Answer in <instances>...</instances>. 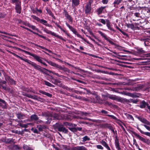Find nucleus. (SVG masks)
Masks as SVG:
<instances>
[{"instance_id":"obj_5","label":"nucleus","mask_w":150,"mask_h":150,"mask_svg":"<svg viewBox=\"0 0 150 150\" xmlns=\"http://www.w3.org/2000/svg\"><path fill=\"white\" fill-rule=\"evenodd\" d=\"M27 62L29 64L31 65L35 69L38 70L42 72H44L43 70H45L43 69L44 68H42L40 66L29 60H28Z\"/></svg>"},{"instance_id":"obj_59","label":"nucleus","mask_w":150,"mask_h":150,"mask_svg":"<svg viewBox=\"0 0 150 150\" xmlns=\"http://www.w3.org/2000/svg\"><path fill=\"white\" fill-rule=\"evenodd\" d=\"M11 140H12L11 139H8L6 140L5 142H6L10 143V142H11Z\"/></svg>"},{"instance_id":"obj_37","label":"nucleus","mask_w":150,"mask_h":150,"mask_svg":"<svg viewBox=\"0 0 150 150\" xmlns=\"http://www.w3.org/2000/svg\"><path fill=\"white\" fill-rule=\"evenodd\" d=\"M31 17L37 21L38 22H39V21L40 20V18L38 17H37L36 16L34 15H32L31 16Z\"/></svg>"},{"instance_id":"obj_1","label":"nucleus","mask_w":150,"mask_h":150,"mask_svg":"<svg viewBox=\"0 0 150 150\" xmlns=\"http://www.w3.org/2000/svg\"><path fill=\"white\" fill-rule=\"evenodd\" d=\"M54 118L56 120L65 119L68 120H71L73 117L71 115L66 114H55L53 115Z\"/></svg>"},{"instance_id":"obj_12","label":"nucleus","mask_w":150,"mask_h":150,"mask_svg":"<svg viewBox=\"0 0 150 150\" xmlns=\"http://www.w3.org/2000/svg\"><path fill=\"white\" fill-rule=\"evenodd\" d=\"M100 143L108 150H111L106 142L103 140L100 142Z\"/></svg>"},{"instance_id":"obj_11","label":"nucleus","mask_w":150,"mask_h":150,"mask_svg":"<svg viewBox=\"0 0 150 150\" xmlns=\"http://www.w3.org/2000/svg\"><path fill=\"white\" fill-rule=\"evenodd\" d=\"M72 6L73 8L79 5L80 3V0H71Z\"/></svg>"},{"instance_id":"obj_20","label":"nucleus","mask_w":150,"mask_h":150,"mask_svg":"<svg viewBox=\"0 0 150 150\" xmlns=\"http://www.w3.org/2000/svg\"><path fill=\"white\" fill-rule=\"evenodd\" d=\"M61 148L65 150H71V149L69 146H67L64 145H62L60 146Z\"/></svg>"},{"instance_id":"obj_58","label":"nucleus","mask_w":150,"mask_h":150,"mask_svg":"<svg viewBox=\"0 0 150 150\" xmlns=\"http://www.w3.org/2000/svg\"><path fill=\"white\" fill-rule=\"evenodd\" d=\"M117 28L124 35H125V33L122 31L118 27H117Z\"/></svg>"},{"instance_id":"obj_36","label":"nucleus","mask_w":150,"mask_h":150,"mask_svg":"<svg viewBox=\"0 0 150 150\" xmlns=\"http://www.w3.org/2000/svg\"><path fill=\"white\" fill-rule=\"evenodd\" d=\"M12 149L13 150L19 149H21L20 147L16 145H13L12 146Z\"/></svg>"},{"instance_id":"obj_13","label":"nucleus","mask_w":150,"mask_h":150,"mask_svg":"<svg viewBox=\"0 0 150 150\" xmlns=\"http://www.w3.org/2000/svg\"><path fill=\"white\" fill-rule=\"evenodd\" d=\"M106 26L107 27L108 29L110 30H112V31H114V29L111 27V26L110 25V22L109 20L108 19H106Z\"/></svg>"},{"instance_id":"obj_24","label":"nucleus","mask_w":150,"mask_h":150,"mask_svg":"<svg viewBox=\"0 0 150 150\" xmlns=\"http://www.w3.org/2000/svg\"><path fill=\"white\" fill-rule=\"evenodd\" d=\"M144 41V43L145 46H150V39L148 38H147L143 40Z\"/></svg>"},{"instance_id":"obj_44","label":"nucleus","mask_w":150,"mask_h":150,"mask_svg":"<svg viewBox=\"0 0 150 150\" xmlns=\"http://www.w3.org/2000/svg\"><path fill=\"white\" fill-rule=\"evenodd\" d=\"M31 130L34 133H38V130L35 129L34 128H32L31 129Z\"/></svg>"},{"instance_id":"obj_28","label":"nucleus","mask_w":150,"mask_h":150,"mask_svg":"<svg viewBox=\"0 0 150 150\" xmlns=\"http://www.w3.org/2000/svg\"><path fill=\"white\" fill-rule=\"evenodd\" d=\"M98 33L101 36H102L106 40L108 38L107 37L106 35L104 33H103L101 31H98Z\"/></svg>"},{"instance_id":"obj_6","label":"nucleus","mask_w":150,"mask_h":150,"mask_svg":"<svg viewBox=\"0 0 150 150\" xmlns=\"http://www.w3.org/2000/svg\"><path fill=\"white\" fill-rule=\"evenodd\" d=\"M139 119L142 122L145 124L143 125L148 130H150V127L148 125H149L150 124L149 122L146 120L144 118L139 117Z\"/></svg>"},{"instance_id":"obj_4","label":"nucleus","mask_w":150,"mask_h":150,"mask_svg":"<svg viewBox=\"0 0 150 150\" xmlns=\"http://www.w3.org/2000/svg\"><path fill=\"white\" fill-rule=\"evenodd\" d=\"M42 30L47 34H50L58 38H59L65 41V40H64V39L62 38V36H59L58 35H57L54 32H52L51 31L48 30L45 28L42 27Z\"/></svg>"},{"instance_id":"obj_47","label":"nucleus","mask_w":150,"mask_h":150,"mask_svg":"<svg viewBox=\"0 0 150 150\" xmlns=\"http://www.w3.org/2000/svg\"><path fill=\"white\" fill-rule=\"evenodd\" d=\"M64 125L66 126H71L72 125V124L71 123L68 122H64Z\"/></svg>"},{"instance_id":"obj_26","label":"nucleus","mask_w":150,"mask_h":150,"mask_svg":"<svg viewBox=\"0 0 150 150\" xmlns=\"http://www.w3.org/2000/svg\"><path fill=\"white\" fill-rule=\"evenodd\" d=\"M46 10L47 11V13L49 14L50 16L52 17L53 18H54V17L52 11L48 9V8H46Z\"/></svg>"},{"instance_id":"obj_22","label":"nucleus","mask_w":150,"mask_h":150,"mask_svg":"<svg viewBox=\"0 0 150 150\" xmlns=\"http://www.w3.org/2000/svg\"><path fill=\"white\" fill-rule=\"evenodd\" d=\"M65 16L69 20V21L71 22H72V19L71 18L70 16L68 14L67 12L65 13Z\"/></svg>"},{"instance_id":"obj_38","label":"nucleus","mask_w":150,"mask_h":150,"mask_svg":"<svg viewBox=\"0 0 150 150\" xmlns=\"http://www.w3.org/2000/svg\"><path fill=\"white\" fill-rule=\"evenodd\" d=\"M15 57L21 59V60H23L26 62H27V61L28 60V59H26L25 58H23L22 57L19 56L17 54H16V55Z\"/></svg>"},{"instance_id":"obj_17","label":"nucleus","mask_w":150,"mask_h":150,"mask_svg":"<svg viewBox=\"0 0 150 150\" xmlns=\"http://www.w3.org/2000/svg\"><path fill=\"white\" fill-rule=\"evenodd\" d=\"M17 117L19 119H24L25 118V115L20 113H18L16 114Z\"/></svg>"},{"instance_id":"obj_51","label":"nucleus","mask_w":150,"mask_h":150,"mask_svg":"<svg viewBox=\"0 0 150 150\" xmlns=\"http://www.w3.org/2000/svg\"><path fill=\"white\" fill-rule=\"evenodd\" d=\"M0 102H1L2 103H3V104L4 106H5L6 103H5V102L4 100L0 99ZM0 105H1L0 103Z\"/></svg>"},{"instance_id":"obj_2","label":"nucleus","mask_w":150,"mask_h":150,"mask_svg":"<svg viewBox=\"0 0 150 150\" xmlns=\"http://www.w3.org/2000/svg\"><path fill=\"white\" fill-rule=\"evenodd\" d=\"M22 51L24 52L25 54H28L33 57L38 62L40 63L41 64L46 66H47V65L45 62H43L42 59H43L41 57L37 56L35 54L31 53L25 50H22Z\"/></svg>"},{"instance_id":"obj_7","label":"nucleus","mask_w":150,"mask_h":150,"mask_svg":"<svg viewBox=\"0 0 150 150\" xmlns=\"http://www.w3.org/2000/svg\"><path fill=\"white\" fill-rule=\"evenodd\" d=\"M111 99L116 100L117 101L122 102L124 100L123 98L115 96H109Z\"/></svg>"},{"instance_id":"obj_10","label":"nucleus","mask_w":150,"mask_h":150,"mask_svg":"<svg viewBox=\"0 0 150 150\" xmlns=\"http://www.w3.org/2000/svg\"><path fill=\"white\" fill-rule=\"evenodd\" d=\"M135 136L139 140H141V141L146 143L147 144H148L149 143L148 140H147L146 139H145V138L142 137L141 136H140L139 134H135Z\"/></svg>"},{"instance_id":"obj_30","label":"nucleus","mask_w":150,"mask_h":150,"mask_svg":"<svg viewBox=\"0 0 150 150\" xmlns=\"http://www.w3.org/2000/svg\"><path fill=\"white\" fill-rule=\"evenodd\" d=\"M76 149V150H86V148L83 146H77Z\"/></svg>"},{"instance_id":"obj_49","label":"nucleus","mask_w":150,"mask_h":150,"mask_svg":"<svg viewBox=\"0 0 150 150\" xmlns=\"http://www.w3.org/2000/svg\"><path fill=\"white\" fill-rule=\"evenodd\" d=\"M44 69L46 71L49 72L50 73H52V74H54L55 75V74H56V73H54V72L51 71H50V70H49L45 68H44L43 69Z\"/></svg>"},{"instance_id":"obj_43","label":"nucleus","mask_w":150,"mask_h":150,"mask_svg":"<svg viewBox=\"0 0 150 150\" xmlns=\"http://www.w3.org/2000/svg\"><path fill=\"white\" fill-rule=\"evenodd\" d=\"M107 115L108 117H110L112 119L115 120H116V121L118 119L115 117L114 115Z\"/></svg>"},{"instance_id":"obj_9","label":"nucleus","mask_w":150,"mask_h":150,"mask_svg":"<svg viewBox=\"0 0 150 150\" xmlns=\"http://www.w3.org/2000/svg\"><path fill=\"white\" fill-rule=\"evenodd\" d=\"M15 9L17 13H20L21 11V2H18L16 3Z\"/></svg>"},{"instance_id":"obj_41","label":"nucleus","mask_w":150,"mask_h":150,"mask_svg":"<svg viewBox=\"0 0 150 150\" xmlns=\"http://www.w3.org/2000/svg\"><path fill=\"white\" fill-rule=\"evenodd\" d=\"M107 41H108L110 44L115 46H116V44L114 43L112 41L110 40L108 38L106 40Z\"/></svg>"},{"instance_id":"obj_23","label":"nucleus","mask_w":150,"mask_h":150,"mask_svg":"<svg viewBox=\"0 0 150 150\" xmlns=\"http://www.w3.org/2000/svg\"><path fill=\"white\" fill-rule=\"evenodd\" d=\"M38 119V117L37 115L35 114L33 115L30 117L31 121L34 120L36 121Z\"/></svg>"},{"instance_id":"obj_62","label":"nucleus","mask_w":150,"mask_h":150,"mask_svg":"<svg viewBox=\"0 0 150 150\" xmlns=\"http://www.w3.org/2000/svg\"><path fill=\"white\" fill-rule=\"evenodd\" d=\"M95 97L96 98V100L94 102H98V99L99 98L98 97V96L97 95H95Z\"/></svg>"},{"instance_id":"obj_16","label":"nucleus","mask_w":150,"mask_h":150,"mask_svg":"<svg viewBox=\"0 0 150 150\" xmlns=\"http://www.w3.org/2000/svg\"><path fill=\"white\" fill-rule=\"evenodd\" d=\"M105 6H101L98 8L96 10L97 14L98 15H99L101 14L102 13L103 10L105 9Z\"/></svg>"},{"instance_id":"obj_15","label":"nucleus","mask_w":150,"mask_h":150,"mask_svg":"<svg viewBox=\"0 0 150 150\" xmlns=\"http://www.w3.org/2000/svg\"><path fill=\"white\" fill-rule=\"evenodd\" d=\"M115 145L116 148L118 150H120L121 149V148L120 146L119 143L118 139L116 138L115 140Z\"/></svg>"},{"instance_id":"obj_18","label":"nucleus","mask_w":150,"mask_h":150,"mask_svg":"<svg viewBox=\"0 0 150 150\" xmlns=\"http://www.w3.org/2000/svg\"><path fill=\"white\" fill-rule=\"evenodd\" d=\"M37 127L40 132L42 131L43 129L46 128V126L45 125H37Z\"/></svg>"},{"instance_id":"obj_61","label":"nucleus","mask_w":150,"mask_h":150,"mask_svg":"<svg viewBox=\"0 0 150 150\" xmlns=\"http://www.w3.org/2000/svg\"><path fill=\"white\" fill-rule=\"evenodd\" d=\"M36 10L38 12H39L40 13H41L42 12V11L41 9H38L37 8H36Z\"/></svg>"},{"instance_id":"obj_19","label":"nucleus","mask_w":150,"mask_h":150,"mask_svg":"<svg viewBox=\"0 0 150 150\" xmlns=\"http://www.w3.org/2000/svg\"><path fill=\"white\" fill-rule=\"evenodd\" d=\"M117 123L121 127V128L123 130H125V128L122 125H124L125 126V125L124 123L122 122L120 120L118 119L116 121Z\"/></svg>"},{"instance_id":"obj_48","label":"nucleus","mask_w":150,"mask_h":150,"mask_svg":"<svg viewBox=\"0 0 150 150\" xmlns=\"http://www.w3.org/2000/svg\"><path fill=\"white\" fill-rule=\"evenodd\" d=\"M102 23L104 24H105L106 23V20L103 19H100L99 20Z\"/></svg>"},{"instance_id":"obj_39","label":"nucleus","mask_w":150,"mask_h":150,"mask_svg":"<svg viewBox=\"0 0 150 150\" xmlns=\"http://www.w3.org/2000/svg\"><path fill=\"white\" fill-rule=\"evenodd\" d=\"M82 141L84 142L86 141L89 140L90 139V138L88 137L87 136H85L83 137V138Z\"/></svg>"},{"instance_id":"obj_64","label":"nucleus","mask_w":150,"mask_h":150,"mask_svg":"<svg viewBox=\"0 0 150 150\" xmlns=\"http://www.w3.org/2000/svg\"><path fill=\"white\" fill-rule=\"evenodd\" d=\"M66 24L67 27H69V28L70 29H71L72 28V27L69 24L66 23Z\"/></svg>"},{"instance_id":"obj_55","label":"nucleus","mask_w":150,"mask_h":150,"mask_svg":"<svg viewBox=\"0 0 150 150\" xmlns=\"http://www.w3.org/2000/svg\"><path fill=\"white\" fill-rule=\"evenodd\" d=\"M69 129L71 131L73 132H75L77 130L76 128H69Z\"/></svg>"},{"instance_id":"obj_3","label":"nucleus","mask_w":150,"mask_h":150,"mask_svg":"<svg viewBox=\"0 0 150 150\" xmlns=\"http://www.w3.org/2000/svg\"><path fill=\"white\" fill-rule=\"evenodd\" d=\"M44 60L48 63L51 66L55 67L57 68H58L61 70L63 71H67L68 69L67 68L64 67H62L61 65H59L56 63L53 62L48 61L47 59H45Z\"/></svg>"},{"instance_id":"obj_25","label":"nucleus","mask_w":150,"mask_h":150,"mask_svg":"<svg viewBox=\"0 0 150 150\" xmlns=\"http://www.w3.org/2000/svg\"><path fill=\"white\" fill-rule=\"evenodd\" d=\"M58 130L59 131H62L65 133H67V130L63 127H60L58 128Z\"/></svg>"},{"instance_id":"obj_29","label":"nucleus","mask_w":150,"mask_h":150,"mask_svg":"<svg viewBox=\"0 0 150 150\" xmlns=\"http://www.w3.org/2000/svg\"><path fill=\"white\" fill-rule=\"evenodd\" d=\"M98 33L101 36H102L106 40L108 38L107 37L106 35L104 33H103L101 31H98Z\"/></svg>"},{"instance_id":"obj_50","label":"nucleus","mask_w":150,"mask_h":150,"mask_svg":"<svg viewBox=\"0 0 150 150\" xmlns=\"http://www.w3.org/2000/svg\"><path fill=\"white\" fill-rule=\"evenodd\" d=\"M58 80L57 79L54 80L53 79L52 80L51 82H52L54 84H56L57 83V81Z\"/></svg>"},{"instance_id":"obj_35","label":"nucleus","mask_w":150,"mask_h":150,"mask_svg":"<svg viewBox=\"0 0 150 150\" xmlns=\"http://www.w3.org/2000/svg\"><path fill=\"white\" fill-rule=\"evenodd\" d=\"M44 84L48 86L51 87H54V85H52V84H51L50 83H49L48 82L45 81H44Z\"/></svg>"},{"instance_id":"obj_52","label":"nucleus","mask_w":150,"mask_h":150,"mask_svg":"<svg viewBox=\"0 0 150 150\" xmlns=\"http://www.w3.org/2000/svg\"><path fill=\"white\" fill-rule=\"evenodd\" d=\"M108 0H102V2L103 4H107L108 2Z\"/></svg>"},{"instance_id":"obj_34","label":"nucleus","mask_w":150,"mask_h":150,"mask_svg":"<svg viewBox=\"0 0 150 150\" xmlns=\"http://www.w3.org/2000/svg\"><path fill=\"white\" fill-rule=\"evenodd\" d=\"M126 116L128 119L132 121H133L134 120V118L131 115L129 114H127L126 115Z\"/></svg>"},{"instance_id":"obj_31","label":"nucleus","mask_w":150,"mask_h":150,"mask_svg":"<svg viewBox=\"0 0 150 150\" xmlns=\"http://www.w3.org/2000/svg\"><path fill=\"white\" fill-rule=\"evenodd\" d=\"M30 28H31L33 30H36V31H37V32H38L40 33H42V32L40 31L38 29V28H37L35 27V26L34 25H31V26L30 27Z\"/></svg>"},{"instance_id":"obj_27","label":"nucleus","mask_w":150,"mask_h":150,"mask_svg":"<svg viewBox=\"0 0 150 150\" xmlns=\"http://www.w3.org/2000/svg\"><path fill=\"white\" fill-rule=\"evenodd\" d=\"M137 129L140 131V132L142 134H144L146 135L150 136V133L148 132H144L142 131L139 127L137 128Z\"/></svg>"},{"instance_id":"obj_45","label":"nucleus","mask_w":150,"mask_h":150,"mask_svg":"<svg viewBox=\"0 0 150 150\" xmlns=\"http://www.w3.org/2000/svg\"><path fill=\"white\" fill-rule=\"evenodd\" d=\"M96 147L98 149L103 150V147L100 145H98L96 146Z\"/></svg>"},{"instance_id":"obj_32","label":"nucleus","mask_w":150,"mask_h":150,"mask_svg":"<svg viewBox=\"0 0 150 150\" xmlns=\"http://www.w3.org/2000/svg\"><path fill=\"white\" fill-rule=\"evenodd\" d=\"M126 26L128 28H130L132 29H133L134 28V25L132 24H126Z\"/></svg>"},{"instance_id":"obj_33","label":"nucleus","mask_w":150,"mask_h":150,"mask_svg":"<svg viewBox=\"0 0 150 150\" xmlns=\"http://www.w3.org/2000/svg\"><path fill=\"white\" fill-rule=\"evenodd\" d=\"M23 148L25 150H33V149L30 147L28 145H24L23 146Z\"/></svg>"},{"instance_id":"obj_60","label":"nucleus","mask_w":150,"mask_h":150,"mask_svg":"<svg viewBox=\"0 0 150 150\" xmlns=\"http://www.w3.org/2000/svg\"><path fill=\"white\" fill-rule=\"evenodd\" d=\"M101 112L102 113L104 114H107L108 113V112L107 111H105L104 110H102L101 111Z\"/></svg>"},{"instance_id":"obj_21","label":"nucleus","mask_w":150,"mask_h":150,"mask_svg":"<svg viewBox=\"0 0 150 150\" xmlns=\"http://www.w3.org/2000/svg\"><path fill=\"white\" fill-rule=\"evenodd\" d=\"M147 106L148 107V108L150 110V107L148 106L147 105V103L144 101H143L140 105V108H144L146 107Z\"/></svg>"},{"instance_id":"obj_63","label":"nucleus","mask_w":150,"mask_h":150,"mask_svg":"<svg viewBox=\"0 0 150 150\" xmlns=\"http://www.w3.org/2000/svg\"><path fill=\"white\" fill-rule=\"evenodd\" d=\"M55 25L58 27H59L61 30H62V28L57 23H55Z\"/></svg>"},{"instance_id":"obj_8","label":"nucleus","mask_w":150,"mask_h":150,"mask_svg":"<svg viewBox=\"0 0 150 150\" xmlns=\"http://www.w3.org/2000/svg\"><path fill=\"white\" fill-rule=\"evenodd\" d=\"M91 1H89L87 4L85 6V12L86 13H89L91 10Z\"/></svg>"},{"instance_id":"obj_14","label":"nucleus","mask_w":150,"mask_h":150,"mask_svg":"<svg viewBox=\"0 0 150 150\" xmlns=\"http://www.w3.org/2000/svg\"><path fill=\"white\" fill-rule=\"evenodd\" d=\"M39 22H40V23L43 24L46 26L50 27H52L51 25L48 23H47V21L45 20L42 19H40V20L39 21Z\"/></svg>"},{"instance_id":"obj_53","label":"nucleus","mask_w":150,"mask_h":150,"mask_svg":"<svg viewBox=\"0 0 150 150\" xmlns=\"http://www.w3.org/2000/svg\"><path fill=\"white\" fill-rule=\"evenodd\" d=\"M13 3H18V2H21L19 0H11Z\"/></svg>"},{"instance_id":"obj_40","label":"nucleus","mask_w":150,"mask_h":150,"mask_svg":"<svg viewBox=\"0 0 150 150\" xmlns=\"http://www.w3.org/2000/svg\"><path fill=\"white\" fill-rule=\"evenodd\" d=\"M32 33H34L35 34L37 35H38V36H39V37L41 38H42L45 39H46V37H45L43 35H40L39 34H38V33H36L34 32L33 31V32H32Z\"/></svg>"},{"instance_id":"obj_56","label":"nucleus","mask_w":150,"mask_h":150,"mask_svg":"<svg viewBox=\"0 0 150 150\" xmlns=\"http://www.w3.org/2000/svg\"><path fill=\"white\" fill-rule=\"evenodd\" d=\"M134 15L136 17H139L140 16V13H135Z\"/></svg>"},{"instance_id":"obj_46","label":"nucleus","mask_w":150,"mask_h":150,"mask_svg":"<svg viewBox=\"0 0 150 150\" xmlns=\"http://www.w3.org/2000/svg\"><path fill=\"white\" fill-rule=\"evenodd\" d=\"M44 95H45L46 96H47L49 97H51L52 96V95L50 94V93H48L47 92H45L44 94Z\"/></svg>"},{"instance_id":"obj_57","label":"nucleus","mask_w":150,"mask_h":150,"mask_svg":"<svg viewBox=\"0 0 150 150\" xmlns=\"http://www.w3.org/2000/svg\"><path fill=\"white\" fill-rule=\"evenodd\" d=\"M10 82L12 84H15V82L12 79H10L9 80Z\"/></svg>"},{"instance_id":"obj_42","label":"nucleus","mask_w":150,"mask_h":150,"mask_svg":"<svg viewBox=\"0 0 150 150\" xmlns=\"http://www.w3.org/2000/svg\"><path fill=\"white\" fill-rule=\"evenodd\" d=\"M122 0H115L113 4L114 5L115 4H119L122 1Z\"/></svg>"},{"instance_id":"obj_54","label":"nucleus","mask_w":150,"mask_h":150,"mask_svg":"<svg viewBox=\"0 0 150 150\" xmlns=\"http://www.w3.org/2000/svg\"><path fill=\"white\" fill-rule=\"evenodd\" d=\"M42 122V120H40L38 119V120L35 121V122L36 123L38 124L41 123Z\"/></svg>"}]
</instances>
